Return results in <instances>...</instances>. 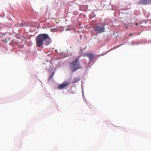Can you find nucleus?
<instances>
[{"label":"nucleus","instance_id":"1","mask_svg":"<svg viewBox=\"0 0 151 151\" xmlns=\"http://www.w3.org/2000/svg\"><path fill=\"white\" fill-rule=\"evenodd\" d=\"M36 46L40 47L43 45H48L51 42V40L49 35L47 34H41L36 37Z\"/></svg>","mask_w":151,"mask_h":151},{"label":"nucleus","instance_id":"2","mask_svg":"<svg viewBox=\"0 0 151 151\" xmlns=\"http://www.w3.org/2000/svg\"><path fill=\"white\" fill-rule=\"evenodd\" d=\"M93 28L95 31L98 33H101L105 32V25L104 24H96L94 25Z\"/></svg>","mask_w":151,"mask_h":151},{"label":"nucleus","instance_id":"3","mask_svg":"<svg viewBox=\"0 0 151 151\" xmlns=\"http://www.w3.org/2000/svg\"><path fill=\"white\" fill-rule=\"evenodd\" d=\"M81 68L79 62V58H77L73 60L70 64V68L73 72H74Z\"/></svg>","mask_w":151,"mask_h":151},{"label":"nucleus","instance_id":"4","mask_svg":"<svg viewBox=\"0 0 151 151\" xmlns=\"http://www.w3.org/2000/svg\"><path fill=\"white\" fill-rule=\"evenodd\" d=\"M69 83L67 81H65L63 83L60 84L58 86V89H63L67 86Z\"/></svg>","mask_w":151,"mask_h":151},{"label":"nucleus","instance_id":"5","mask_svg":"<svg viewBox=\"0 0 151 151\" xmlns=\"http://www.w3.org/2000/svg\"><path fill=\"white\" fill-rule=\"evenodd\" d=\"M151 3V0H139V4L146 5Z\"/></svg>","mask_w":151,"mask_h":151},{"label":"nucleus","instance_id":"6","mask_svg":"<svg viewBox=\"0 0 151 151\" xmlns=\"http://www.w3.org/2000/svg\"><path fill=\"white\" fill-rule=\"evenodd\" d=\"M84 56L87 57L90 61H91L93 59V54L92 53H87L85 54Z\"/></svg>","mask_w":151,"mask_h":151},{"label":"nucleus","instance_id":"7","mask_svg":"<svg viewBox=\"0 0 151 151\" xmlns=\"http://www.w3.org/2000/svg\"><path fill=\"white\" fill-rule=\"evenodd\" d=\"M81 78H76L73 79L72 82V83H75L80 81Z\"/></svg>","mask_w":151,"mask_h":151},{"label":"nucleus","instance_id":"8","mask_svg":"<svg viewBox=\"0 0 151 151\" xmlns=\"http://www.w3.org/2000/svg\"><path fill=\"white\" fill-rule=\"evenodd\" d=\"M10 40V39L9 37H7L6 39H5V40H3L2 41L4 42L5 43H7L8 41H9Z\"/></svg>","mask_w":151,"mask_h":151},{"label":"nucleus","instance_id":"9","mask_svg":"<svg viewBox=\"0 0 151 151\" xmlns=\"http://www.w3.org/2000/svg\"><path fill=\"white\" fill-rule=\"evenodd\" d=\"M54 73H55V72H54L51 74V75H50V77H49V79L50 80V79H51L53 75H54Z\"/></svg>","mask_w":151,"mask_h":151},{"label":"nucleus","instance_id":"10","mask_svg":"<svg viewBox=\"0 0 151 151\" xmlns=\"http://www.w3.org/2000/svg\"><path fill=\"white\" fill-rule=\"evenodd\" d=\"M115 34H116V37H117L118 36V33L117 32H116V33H115L114 32L113 33L114 35Z\"/></svg>","mask_w":151,"mask_h":151},{"label":"nucleus","instance_id":"11","mask_svg":"<svg viewBox=\"0 0 151 151\" xmlns=\"http://www.w3.org/2000/svg\"><path fill=\"white\" fill-rule=\"evenodd\" d=\"M132 35H133V34H132V33H130V34H129V36H132Z\"/></svg>","mask_w":151,"mask_h":151},{"label":"nucleus","instance_id":"12","mask_svg":"<svg viewBox=\"0 0 151 151\" xmlns=\"http://www.w3.org/2000/svg\"><path fill=\"white\" fill-rule=\"evenodd\" d=\"M135 25H138V24L137 23H136L135 24Z\"/></svg>","mask_w":151,"mask_h":151},{"label":"nucleus","instance_id":"13","mask_svg":"<svg viewBox=\"0 0 151 151\" xmlns=\"http://www.w3.org/2000/svg\"><path fill=\"white\" fill-rule=\"evenodd\" d=\"M125 27H126V29H127V28H128V27H127V26H125Z\"/></svg>","mask_w":151,"mask_h":151}]
</instances>
